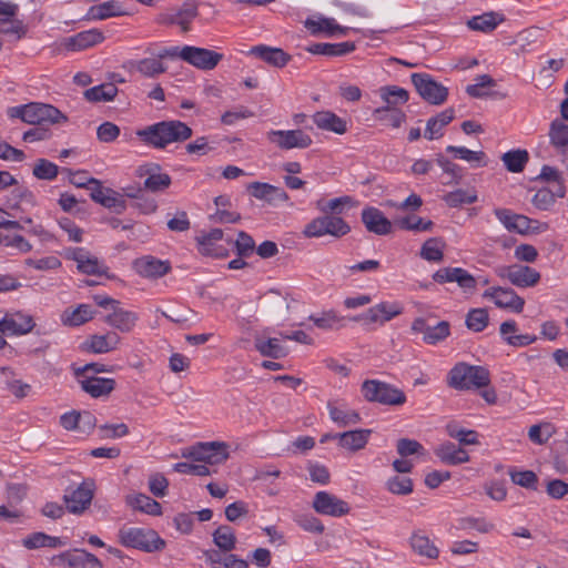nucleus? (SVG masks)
<instances>
[{
    "label": "nucleus",
    "instance_id": "obj_58",
    "mask_svg": "<svg viewBox=\"0 0 568 568\" xmlns=\"http://www.w3.org/2000/svg\"><path fill=\"white\" fill-rule=\"evenodd\" d=\"M197 16V9L193 4H184L176 12L169 16L168 21L170 23L179 26L182 31H187L190 29L191 22Z\"/></svg>",
    "mask_w": 568,
    "mask_h": 568
},
{
    "label": "nucleus",
    "instance_id": "obj_3",
    "mask_svg": "<svg viewBox=\"0 0 568 568\" xmlns=\"http://www.w3.org/2000/svg\"><path fill=\"white\" fill-rule=\"evenodd\" d=\"M119 541L126 548L155 552L165 547V541L151 528L125 527L119 530Z\"/></svg>",
    "mask_w": 568,
    "mask_h": 568
},
{
    "label": "nucleus",
    "instance_id": "obj_30",
    "mask_svg": "<svg viewBox=\"0 0 568 568\" xmlns=\"http://www.w3.org/2000/svg\"><path fill=\"white\" fill-rule=\"evenodd\" d=\"M89 183L92 184L90 195L94 202L108 209L116 207L122 203L121 195L110 187H104L99 180L90 179Z\"/></svg>",
    "mask_w": 568,
    "mask_h": 568
},
{
    "label": "nucleus",
    "instance_id": "obj_44",
    "mask_svg": "<svg viewBox=\"0 0 568 568\" xmlns=\"http://www.w3.org/2000/svg\"><path fill=\"white\" fill-rule=\"evenodd\" d=\"M357 205H358V202L349 195L334 197L328 201H325L323 199L316 201L317 210H320L323 213H327V214L335 213L336 215L342 214L344 211L355 207Z\"/></svg>",
    "mask_w": 568,
    "mask_h": 568
},
{
    "label": "nucleus",
    "instance_id": "obj_31",
    "mask_svg": "<svg viewBox=\"0 0 568 568\" xmlns=\"http://www.w3.org/2000/svg\"><path fill=\"white\" fill-rule=\"evenodd\" d=\"M505 17L503 13L496 11H488L468 19L467 27L473 31L490 33L500 23H503Z\"/></svg>",
    "mask_w": 568,
    "mask_h": 568
},
{
    "label": "nucleus",
    "instance_id": "obj_63",
    "mask_svg": "<svg viewBox=\"0 0 568 568\" xmlns=\"http://www.w3.org/2000/svg\"><path fill=\"white\" fill-rule=\"evenodd\" d=\"M295 524L301 527L303 530L312 534H323L324 525L323 523L312 514H297L294 516Z\"/></svg>",
    "mask_w": 568,
    "mask_h": 568
},
{
    "label": "nucleus",
    "instance_id": "obj_60",
    "mask_svg": "<svg viewBox=\"0 0 568 568\" xmlns=\"http://www.w3.org/2000/svg\"><path fill=\"white\" fill-rule=\"evenodd\" d=\"M214 544L224 551L234 549L236 538L230 526H220L213 534Z\"/></svg>",
    "mask_w": 568,
    "mask_h": 568
},
{
    "label": "nucleus",
    "instance_id": "obj_37",
    "mask_svg": "<svg viewBox=\"0 0 568 568\" xmlns=\"http://www.w3.org/2000/svg\"><path fill=\"white\" fill-rule=\"evenodd\" d=\"M121 342L120 336L115 332H109L103 335H92L87 342V348L94 354H104L118 348Z\"/></svg>",
    "mask_w": 568,
    "mask_h": 568
},
{
    "label": "nucleus",
    "instance_id": "obj_36",
    "mask_svg": "<svg viewBox=\"0 0 568 568\" xmlns=\"http://www.w3.org/2000/svg\"><path fill=\"white\" fill-rule=\"evenodd\" d=\"M356 45L352 41L339 43H312L305 48L308 53L326 57H342L353 52Z\"/></svg>",
    "mask_w": 568,
    "mask_h": 568
},
{
    "label": "nucleus",
    "instance_id": "obj_51",
    "mask_svg": "<svg viewBox=\"0 0 568 568\" xmlns=\"http://www.w3.org/2000/svg\"><path fill=\"white\" fill-rule=\"evenodd\" d=\"M410 546L416 554L429 559H436L439 555V550L434 545V542L420 531L414 532L412 535Z\"/></svg>",
    "mask_w": 568,
    "mask_h": 568
},
{
    "label": "nucleus",
    "instance_id": "obj_48",
    "mask_svg": "<svg viewBox=\"0 0 568 568\" xmlns=\"http://www.w3.org/2000/svg\"><path fill=\"white\" fill-rule=\"evenodd\" d=\"M164 140L166 145L174 142L185 141L192 135L189 125L181 121H163Z\"/></svg>",
    "mask_w": 568,
    "mask_h": 568
},
{
    "label": "nucleus",
    "instance_id": "obj_27",
    "mask_svg": "<svg viewBox=\"0 0 568 568\" xmlns=\"http://www.w3.org/2000/svg\"><path fill=\"white\" fill-rule=\"evenodd\" d=\"M125 11L121 2L109 0L99 4L91 6L84 16L87 21H99L109 18L124 16Z\"/></svg>",
    "mask_w": 568,
    "mask_h": 568
},
{
    "label": "nucleus",
    "instance_id": "obj_13",
    "mask_svg": "<svg viewBox=\"0 0 568 568\" xmlns=\"http://www.w3.org/2000/svg\"><path fill=\"white\" fill-rule=\"evenodd\" d=\"M223 60V54L206 48L184 45V62L202 70H213Z\"/></svg>",
    "mask_w": 568,
    "mask_h": 568
},
{
    "label": "nucleus",
    "instance_id": "obj_17",
    "mask_svg": "<svg viewBox=\"0 0 568 568\" xmlns=\"http://www.w3.org/2000/svg\"><path fill=\"white\" fill-rule=\"evenodd\" d=\"M94 485L83 481L75 489L64 495L65 507L74 515L82 514L89 508L93 499Z\"/></svg>",
    "mask_w": 568,
    "mask_h": 568
},
{
    "label": "nucleus",
    "instance_id": "obj_59",
    "mask_svg": "<svg viewBox=\"0 0 568 568\" xmlns=\"http://www.w3.org/2000/svg\"><path fill=\"white\" fill-rule=\"evenodd\" d=\"M503 162L508 171L521 172L528 161V153L525 150H513L504 153Z\"/></svg>",
    "mask_w": 568,
    "mask_h": 568
},
{
    "label": "nucleus",
    "instance_id": "obj_55",
    "mask_svg": "<svg viewBox=\"0 0 568 568\" xmlns=\"http://www.w3.org/2000/svg\"><path fill=\"white\" fill-rule=\"evenodd\" d=\"M118 94V88L113 83H103L92 87L84 92V97L90 102L112 101Z\"/></svg>",
    "mask_w": 568,
    "mask_h": 568
},
{
    "label": "nucleus",
    "instance_id": "obj_38",
    "mask_svg": "<svg viewBox=\"0 0 568 568\" xmlns=\"http://www.w3.org/2000/svg\"><path fill=\"white\" fill-rule=\"evenodd\" d=\"M21 544L29 550L39 548H60L67 546V540L38 531L26 536Z\"/></svg>",
    "mask_w": 568,
    "mask_h": 568
},
{
    "label": "nucleus",
    "instance_id": "obj_29",
    "mask_svg": "<svg viewBox=\"0 0 568 568\" xmlns=\"http://www.w3.org/2000/svg\"><path fill=\"white\" fill-rule=\"evenodd\" d=\"M104 40V34L99 29L81 31L67 39V48L72 51H81L94 47Z\"/></svg>",
    "mask_w": 568,
    "mask_h": 568
},
{
    "label": "nucleus",
    "instance_id": "obj_11",
    "mask_svg": "<svg viewBox=\"0 0 568 568\" xmlns=\"http://www.w3.org/2000/svg\"><path fill=\"white\" fill-rule=\"evenodd\" d=\"M312 507L315 513L334 518L343 517L351 511L347 501L327 490H321L314 495Z\"/></svg>",
    "mask_w": 568,
    "mask_h": 568
},
{
    "label": "nucleus",
    "instance_id": "obj_53",
    "mask_svg": "<svg viewBox=\"0 0 568 568\" xmlns=\"http://www.w3.org/2000/svg\"><path fill=\"white\" fill-rule=\"evenodd\" d=\"M445 243L442 239L430 237L424 242L419 255L427 262L438 263L444 258Z\"/></svg>",
    "mask_w": 568,
    "mask_h": 568
},
{
    "label": "nucleus",
    "instance_id": "obj_18",
    "mask_svg": "<svg viewBox=\"0 0 568 568\" xmlns=\"http://www.w3.org/2000/svg\"><path fill=\"white\" fill-rule=\"evenodd\" d=\"M222 240L223 232L220 229L202 233L196 236L197 250L205 256L224 257L227 255L229 248L221 243Z\"/></svg>",
    "mask_w": 568,
    "mask_h": 568
},
{
    "label": "nucleus",
    "instance_id": "obj_26",
    "mask_svg": "<svg viewBox=\"0 0 568 568\" xmlns=\"http://www.w3.org/2000/svg\"><path fill=\"white\" fill-rule=\"evenodd\" d=\"M501 339L513 347H525L537 341L536 335L518 334V326L514 320L505 321L499 326Z\"/></svg>",
    "mask_w": 568,
    "mask_h": 568
},
{
    "label": "nucleus",
    "instance_id": "obj_8",
    "mask_svg": "<svg viewBox=\"0 0 568 568\" xmlns=\"http://www.w3.org/2000/svg\"><path fill=\"white\" fill-rule=\"evenodd\" d=\"M483 297L494 303L497 308L519 314L524 311L525 300L513 288L490 286L484 291Z\"/></svg>",
    "mask_w": 568,
    "mask_h": 568
},
{
    "label": "nucleus",
    "instance_id": "obj_19",
    "mask_svg": "<svg viewBox=\"0 0 568 568\" xmlns=\"http://www.w3.org/2000/svg\"><path fill=\"white\" fill-rule=\"evenodd\" d=\"M403 312V306L398 302H382L369 307L365 313L355 317V321H364L366 323H385Z\"/></svg>",
    "mask_w": 568,
    "mask_h": 568
},
{
    "label": "nucleus",
    "instance_id": "obj_41",
    "mask_svg": "<svg viewBox=\"0 0 568 568\" xmlns=\"http://www.w3.org/2000/svg\"><path fill=\"white\" fill-rule=\"evenodd\" d=\"M424 327L423 320H416L413 324L414 331L423 332V339L427 344L434 345L445 339L449 335V324L447 322H439L434 326Z\"/></svg>",
    "mask_w": 568,
    "mask_h": 568
},
{
    "label": "nucleus",
    "instance_id": "obj_9",
    "mask_svg": "<svg viewBox=\"0 0 568 568\" xmlns=\"http://www.w3.org/2000/svg\"><path fill=\"white\" fill-rule=\"evenodd\" d=\"M496 273L500 278L507 280L519 288L534 287L540 281V273L537 270L523 264L500 266Z\"/></svg>",
    "mask_w": 568,
    "mask_h": 568
},
{
    "label": "nucleus",
    "instance_id": "obj_15",
    "mask_svg": "<svg viewBox=\"0 0 568 568\" xmlns=\"http://www.w3.org/2000/svg\"><path fill=\"white\" fill-rule=\"evenodd\" d=\"M36 323L23 312L8 313L0 320V333L7 336H20L30 333Z\"/></svg>",
    "mask_w": 568,
    "mask_h": 568
},
{
    "label": "nucleus",
    "instance_id": "obj_64",
    "mask_svg": "<svg viewBox=\"0 0 568 568\" xmlns=\"http://www.w3.org/2000/svg\"><path fill=\"white\" fill-rule=\"evenodd\" d=\"M32 173L39 180L52 181L57 178L59 168L49 160L40 159L36 162Z\"/></svg>",
    "mask_w": 568,
    "mask_h": 568
},
{
    "label": "nucleus",
    "instance_id": "obj_32",
    "mask_svg": "<svg viewBox=\"0 0 568 568\" xmlns=\"http://www.w3.org/2000/svg\"><path fill=\"white\" fill-rule=\"evenodd\" d=\"M434 453L443 463L447 465H459L469 460L468 453L450 442L439 444L435 448Z\"/></svg>",
    "mask_w": 568,
    "mask_h": 568
},
{
    "label": "nucleus",
    "instance_id": "obj_49",
    "mask_svg": "<svg viewBox=\"0 0 568 568\" xmlns=\"http://www.w3.org/2000/svg\"><path fill=\"white\" fill-rule=\"evenodd\" d=\"M448 153H452L456 159H460L469 163L473 168H481L487 165V156L483 151H473L466 146L448 145L446 148Z\"/></svg>",
    "mask_w": 568,
    "mask_h": 568
},
{
    "label": "nucleus",
    "instance_id": "obj_4",
    "mask_svg": "<svg viewBox=\"0 0 568 568\" xmlns=\"http://www.w3.org/2000/svg\"><path fill=\"white\" fill-rule=\"evenodd\" d=\"M183 458L204 463L203 465H220L229 458V446L223 442L196 443L182 449Z\"/></svg>",
    "mask_w": 568,
    "mask_h": 568
},
{
    "label": "nucleus",
    "instance_id": "obj_43",
    "mask_svg": "<svg viewBox=\"0 0 568 568\" xmlns=\"http://www.w3.org/2000/svg\"><path fill=\"white\" fill-rule=\"evenodd\" d=\"M308 320L315 327L323 331L338 329L344 327V317L334 310H326L317 314H312Z\"/></svg>",
    "mask_w": 568,
    "mask_h": 568
},
{
    "label": "nucleus",
    "instance_id": "obj_35",
    "mask_svg": "<svg viewBox=\"0 0 568 568\" xmlns=\"http://www.w3.org/2000/svg\"><path fill=\"white\" fill-rule=\"evenodd\" d=\"M371 433L369 429H355L336 434V438L339 447L349 452H356L366 446Z\"/></svg>",
    "mask_w": 568,
    "mask_h": 568
},
{
    "label": "nucleus",
    "instance_id": "obj_28",
    "mask_svg": "<svg viewBox=\"0 0 568 568\" xmlns=\"http://www.w3.org/2000/svg\"><path fill=\"white\" fill-rule=\"evenodd\" d=\"M247 53L255 55L276 68L285 67L291 60L290 54L284 52L282 49L263 44L252 47Z\"/></svg>",
    "mask_w": 568,
    "mask_h": 568
},
{
    "label": "nucleus",
    "instance_id": "obj_52",
    "mask_svg": "<svg viewBox=\"0 0 568 568\" xmlns=\"http://www.w3.org/2000/svg\"><path fill=\"white\" fill-rule=\"evenodd\" d=\"M255 347L261 353V355L273 358H280L287 354L286 347L278 338L275 337L265 339L258 336L255 338Z\"/></svg>",
    "mask_w": 568,
    "mask_h": 568
},
{
    "label": "nucleus",
    "instance_id": "obj_33",
    "mask_svg": "<svg viewBox=\"0 0 568 568\" xmlns=\"http://www.w3.org/2000/svg\"><path fill=\"white\" fill-rule=\"evenodd\" d=\"M138 320L139 316L136 313L121 308L119 306L114 307L113 312L105 318L110 326L122 333L131 332L134 328Z\"/></svg>",
    "mask_w": 568,
    "mask_h": 568
},
{
    "label": "nucleus",
    "instance_id": "obj_39",
    "mask_svg": "<svg viewBox=\"0 0 568 568\" xmlns=\"http://www.w3.org/2000/svg\"><path fill=\"white\" fill-rule=\"evenodd\" d=\"M498 221L510 232L526 233L529 230L530 220L520 214H515L506 209L495 210Z\"/></svg>",
    "mask_w": 568,
    "mask_h": 568
},
{
    "label": "nucleus",
    "instance_id": "obj_61",
    "mask_svg": "<svg viewBox=\"0 0 568 568\" xmlns=\"http://www.w3.org/2000/svg\"><path fill=\"white\" fill-rule=\"evenodd\" d=\"M489 322V315L485 308H473L467 313L466 326L473 332L484 331Z\"/></svg>",
    "mask_w": 568,
    "mask_h": 568
},
{
    "label": "nucleus",
    "instance_id": "obj_42",
    "mask_svg": "<svg viewBox=\"0 0 568 568\" xmlns=\"http://www.w3.org/2000/svg\"><path fill=\"white\" fill-rule=\"evenodd\" d=\"M566 193L565 186L562 183H558V186L554 189L542 187L539 189L534 197L532 204L542 211L549 210L555 203L557 199L564 197Z\"/></svg>",
    "mask_w": 568,
    "mask_h": 568
},
{
    "label": "nucleus",
    "instance_id": "obj_21",
    "mask_svg": "<svg viewBox=\"0 0 568 568\" xmlns=\"http://www.w3.org/2000/svg\"><path fill=\"white\" fill-rule=\"evenodd\" d=\"M305 28L313 34H324L326 37L346 36L351 28L337 23L334 18L324 16H313L305 20Z\"/></svg>",
    "mask_w": 568,
    "mask_h": 568
},
{
    "label": "nucleus",
    "instance_id": "obj_25",
    "mask_svg": "<svg viewBox=\"0 0 568 568\" xmlns=\"http://www.w3.org/2000/svg\"><path fill=\"white\" fill-rule=\"evenodd\" d=\"M312 121L318 130L338 135L345 134L348 130L347 121L329 110L316 111L312 114Z\"/></svg>",
    "mask_w": 568,
    "mask_h": 568
},
{
    "label": "nucleus",
    "instance_id": "obj_20",
    "mask_svg": "<svg viewBox=\"0 0 568 568\" xmlns=\"http://www.w3.org/2000/svg\"><path fill=\"white\" fill-rule=\"evenodd\" d=\"M136 175L144 179L143 185L151 192H159L166 189L171 183V178L162 173L155 163H145L136 169Z\"/></svg>",
    "mask_w": 568,
    "mask_h": 568
},
{
    "label": "nucleus",
    "instance_id": "obj_7",
    "mask_svg": "<svg viewBox=\"0 0 568 568\" xmlns=\"http://www.w3.org/2000/svg\"><path fill=\"white\" fill-rule=\"evenodd\" d=\"M432 278L437 284L456 283L465 294H473L477 288L476 277L466 268L459 266H446L433 273Z\"/></svg>",
    "mask_w": 568,
    "mask_h": 568
},
{
    "label": "nucleus",
    "instance_id": "obj_12",
    "mask_svg": "<svg viewBox=\"0 0 568 568\" xmlns=\"http://www.w3.org/2000/svg\"><path fill=\"white\" fill-rule=\"evenodd\" d=\"M412 82L419 95L432 104H442L446 101L448 90L443 84L436 82L430 75L425 73L412 74Z\"/></svg>",
    "mask_w": 568,
    "mask_h": 568
},
{
    "label": "nucleus",
    "instance_id": "obj_56",
    "mask_svg": "<svg viewBox=\"0 0 568 568\" xmlns=\"http://www.w3.org/2000/svg\"><path fill=\"white\" fill-rule=\"evenodd\" d=\"M446 433L449 437L459 442L460 445H477L478 433L473 429H466L457 423L452 422L446 425Z\"/></svg>",
    "mask_w": 568,
    "mask_h": 568
},
{
    "label": "nucleus",
    "instance_id": "obj_5",
    "mask_svg": "<svg viewBox=\"0 0 568 568\" xmlns=\"http://www.w3.org/2000/svg\"><path fill=\"white\" fill-rule=\"evenodd\" d=\"M349 232L351 226L343 217L325 213V215L318 216L307 223L303 234L306 237H323L325 235L342 237Z\"/></svg>",
    "mask_w": 568,
    "mask_h": 568
},
{
    "label": "nucleus",
    "instance_id": "obj_24",
    "mask_svg": "<svg viewBox=\"0 0 568 568\" xmlns=\"http://www.w3.org/2000/svg\"><path fill=\"white\" fill-rule=\"evenodd\" d=\"M329 418L338 427L356 425L361 420L359 414L344 400H332L327 404Z\"/></svg>",
    "mask_w": 568,
    "mask_h": 568
},
{
    "label": "nucleus",
    "instance_id": "obj_10",
    "mask_svg": "<svg viewBox=\"0 0 568 568\" xmlns=\"http://www.w3.org/2000/svg\"><path fill=\"white\" fill-rule=\"evenodd\" d=\"M266 139L282 150L306 149L313 143L311 135L301 129L271 130L266 133Z\"/></svg>",
    "mask_w": 568,
    "mask_h": 568
},
{
    "label": "nucleus",
    "instance_id": "obj_23",
    "mask_svg": "<svg viewBox=\"0 0 568 568\" xmlns=\"http://www.w3.org/2000/svg\"><path fill=\"white\" fill-rule=\"evenodd\" d=\"M362 222L366 230L376 235H387L393 230L392 222L385 214L374 206H367L362 211Z\"/></svg>",
    "mask_w": 568,
    "mask_h": 568
},
{
    "label": "nucleus",
    "instance_id": "obj_16",
    "mask_svg": "<svg viewBox=\"0 0 568 568\" xmlns=\"http://www.w3.org/2000/svg\"><path fill=\"white\" fill-rule=\"evenodd\" d=\"M68 256L77 263V268L82 274L104 275L108 272L105 263L84 247L72 248Z\"/></svg>",
    "mask_w": 568,
    "mask_h": 568
},
{
    "label": "nucleus",
    "instance_id": "obj_14",
    "mask_svg": "<svg viewBox=\"0 0 568 568\" xmlns=\"http://www.w3.org/2000/svg\"><path fill=\"white\" fill-rule=\"evenodd\" d=\"M19 10L18 3L0 0V32L14 36L17 39L26 34L23 22L17 18Z\"/></svg>",
    "mask_w": 568,
    "mask_h": 568
},
{
    "label": "nucleus",
    "instance_id": "obj_34",
    "mask_svg": "<svg viewBox=\"0 0 568 568\" xmlns=\"http://www.w3.org/2000/svg\"><path fill=\"white\" fill-rule=\"evenodd\" d=\"M134 268L142 276L160 277L169 272L170 265L168 262L144 256L134 261Z\"/></svg>",
    "mask_w": 568,
    "mask_h": 568
},
{
    "label": "nucleus",
    "instance_id": "obj_45",
    "mask_svg": "<svg viewBox=\"0 0 568 568\" xmlns=\"http://www.w3.org/2000/svg\"><path fill=\"white\" fill-rule=\"evenodd\" d=\"M94 312L88 304H80L75 308H67L61 314V322L68 326H80L91 318Z\"/></svg>",
    "mask_w": 568,
    "mask_h": 568
},
{
    "label": "nucleus",
    "instance_id": "obj_6",
    "mask_svg": "<svg viewBox=\"0 0 568 568\" xmlns=\"http://www.w3.org/2000/svg\"><path fill=\"white\" fill-rule=\"evenodd\" d=\"M362 393L367 400L384 405H402L406 402L404 392L375 379L365 381L362 385Z\"/></svg>",
    "mask_w": 568,
    "mask_h": 568
},
{
    "label": "nucleus",
    "instance_id": "obj_22",
    "mask_svg": "<svg viewBox=\"0 0 568 568\" xmlns=\"http://www.w3.org/2000/svg\"><path fill=\"white\" fill-rule=\"evenodd\" d=\"M378 93L382 101L384 102V105L376 108L373 111V114L376 119H382V114L385 113L386 110H390L397 105H403L409 100L408 91L397 85L381 87Z\"/></svg>",
    "mask_w": 568,
    "mask_h": 568
},
{
    "label": "nucleus",
    "instance_id": "obj_1",
    "mask_svg": "<svg viewBox=\"0 0 568 568\" xmlns=\"http://www.w3.org/2000/svg\"><path fill=\"white\" fill-rule=\"evenodd\" d=\"M7 114L10 119H20L28 124H40L43 122L60 124L68 120L55 106L38 102L11 106L7 110Z\"/></svg>",
    "mask_w": 568,
    "mask_h": 568
},
{
    "label": "nucleus",
    "instance_id": "obj_57",
    "mask_svg": "<svg viewBox=\"0 0 568 568\" xmlns=\"http://www.w3.org/2000/svg\"><path fill=\"white\" fill-rule=\"evenodd\" d=\"M136 135L146 144L154 148H164L166 142L164 140L163 125L161 122L150 125L143 130H139Z\"/></svg>",
    "mask_w": 568,
    "mask_h": 568
},
{
    "label": "nucleus",
    "instance_id": "obj_47",
    "mask_svg": "<svg viewBox=\"0 0 568 568\" xmlns=\"http://www.w3.org/2000/svg\"><path fill=\"white\" fill-rule=\"evenodd\" d=\"M126 504L134 510H139L151 516L162 515L161 505L144 494H133L128 496Z\"/></svg>",
    "mask_w": 568,
    "mask_h": 568
},
{
    "label": "nucleus",
    "instance_id": "obj_40",
    "mask_svg": "<svg viewBox=\"0 0 568 568\" xmlns=\"http://www.w3.org/2000/svg\"><path fill=\"white\" fill-rule=\"evenodd\" d=\"M80 383L81 388L94 398L108 396L115 387V381L106 377H87Z\"/></svg>",
    "mask_w": 568,
    "mask_h": 568
},
{
    "label": "nucleus",
    "instance_id": "obj_62",
    "mask_svg": "<svg viewBox=\"0 0 568 568\" xmlns=\"http://www.w3.org/2000/svg\"><path fill=\"white\" fill-rule=\"evenodd\" d=\"M135 69L145 77H154L165 71V67L159 57L145 58L135 62Z\"/></svg>",
    "mask_w": 568,
    "mask_h": 568
},
{
    "label": "nucleus",
    "instance_id": "obj_54",
    "mask_svg": "<svg viewBox=\"0 0 568 568\" xmlns=\"http://www.w3.org/2000/svg\"><path fill=\"white\" fill-rule=\"evenodd\" d=\"M478 195L475 189H457L444 195L443 200L449 207H459L464 204H473Z\"/></svg>",
    "mask_w": 568,
    "mask_h": 568
},
{
    "label": "nucleus",
    "instance_id": "obj_2",
    "mask_svg": "<svg viewBox=\"0 0 568 568\" xmlns=\"http://www.w3.org/2000/svg\"><path fill=\"white\" fill-rule=\"evenodd\" d=\"M490 376L487 368L465 363L455 365L448 375V384L455 389H478L488 386Z\"/></svg>",
    "mask_w": 568,
    "mask_h": 568
},
{
    "label": "nucleus",
    "instance_id": "obj_46",
    "mask_svg": "<svg viewBox=\"0 0 568 568\" xmlns=\"http://www.w3.org/2000/svg\"><path fill=\"white\" fill-rule=\"evenodd\" d=\"M206 559L212 568H247L248 562L233 554H221L216 550L209 551Z\"/></svg>",
    "mask_w": 568,
    "mask_h": 568
},
{
    "label": "nucleus",
    "instance_id": "obj_50",
    "mask_svg": "<svg viewBox=\"0 0 568 568\" xmlns=\"http://www.w3.org/2000/svg\"><path fill=\"white\" fill-rule=\"evenodd\" d=\"M550 143L562 155L568 154V124L560 120H554L549 130Z\"/></svg>",
    "mask_w": 568,
    "mask_h": 568
}]
</instances>
